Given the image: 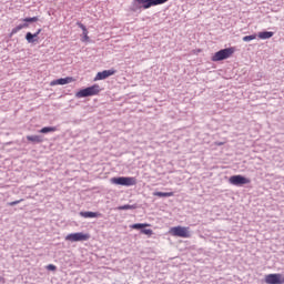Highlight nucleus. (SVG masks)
I'll list each match as a JSON object with an SVG mask.
<instances>
[{
  "mask_svg": "<svg viewBox=\"0 0 284 284\" xmlns=\"http://www.w3.org/2000/svg\"><path fill=\"white\" fill-rule=\"evenodd\" d=\"M23 28H28V23L18 24L11 30V37L17 34V32H20V30H23Z\"/></svg>",
  "mask_w": 284,
  "mask_h": 284,
  "instance_id": "16",
  "label": "nucleus"
},
{
  "mask_svg": "<svg viewBox=\"0 0 284 284\" xmlns=\"http://www.w3.org/2000/svg\"><path fill=\"white\" fill-rule=\"evenodd\" d=\"M68 83H74V78H72V77L60 78V79L51 81L50 85L51 87H54V85H68Z\"/></svg>",
  "mask_w": 284,
  "mask_h": 284,
  "instance_id": "11",
  "label": "nucleus"
},
{
  "mask_svg": "<svg viewBox=\"0 0 284 284\" xmlns=\"http://www.w3.org/2000/svg\"><path fill=\"white\" fill-rule=\"evenodd\" d=\"M169 234H171V236H178L180 239H190V236H192L190 227L187 226H173L169 230Z\"/></svg>",
  "mask_w": 284,
  "mask_h": 284,
  "instance_id": "3",
  "label": "nucleus"
},
{
  "mask_svg": "<svg viewBox=\"0 0 284 284\" xmlns=\"http://www.w3.org/2000/svg\"><path fill=\"white\" fill-rule=\"evenodd\" d=\"M118 210H134V205L125 204V205L119 206Z\"/></svg>",
  "mask_w": 284,
  "mask_h": 284,
  "instance_id": "21",
  "label": "nucleus"
},
{
  "mask_svg": "<svg viewBox=\"0 0 284 284\" xmlns=\"http://www.w3.org/2000/svg\"><path fill=\"white\" fill-rule=\"evenodd\" d=\"M24 23H34L37 21H39L38 17H32V18H26L23 19Z\"/></svg>",
  "mask_w": 284,
  "mask_h": 284,
  "instance_id": "20",
  "label": "nucleus"
},
{
  "mask_svg": "<svg viewBox=\"0 0 284 284\" xmlns=\"http://www.w3.org/2000/svg\"><path fill=\"white\" fill-rule=\"evenodd\" d=\"M80 216H82L83 219H99V216H101V213L87 211V212H80Z\"/></svg>",
  "mask_w": 284,
  "mask_h": 284,
  "instance_id": "13",
  "label": "nucleus"
},
{
  "mask_svg": "<svg viewBox=\"0 0 284 284\" xmlns=\"http://www.w3.org/2000/svg\"><path fill=\"white\" fill-rule=\"evenodd\" d=\"M65 241H69L70 243H78L81 241H90V234L78 232V233H70L65 236Z\"/></svg>",
  "mask_w": 284,
  "mask_h": 284,
  "instance_id": "6",
  "label": "nucleus"
},
{
  "mask_svg": "<svg viewBox=\"0 0 284 284\" xmlns=\"http://www.w3.org/2000/svg\"><path fill=\"white\" fill-rule=\"evenodd\" d=\"M101 92V87L99 84H93L85 89H82L75 93L77 99H85V97H97Z\"/></svg>",
  "mask_w": 284,
  "mask_h": 284,
  "instance_id": "2",
  "label": "nucleus"
},
{
  "mask_svg": "<svg viewBox=\"0 0 284 284\" xmlns=\"http://www.w3.org/2000/svg\"><path fill=\"white\" fill-rule=\"evenodd\" d=\"M234 52H235V49L232 47L222 49L212 55L211 61H214V62L225 61V59H230V57H232Z\"/></svg>",
  "mask_w": 284,
  "mask_h": 284,
  "instance_id": "4",
  "label": "nucleus"
},
{
  "mask_svg": "<svg viewBox=\"0 0 284 284\" xmlns=\"http://www.w3.org/2000/svg\"><path fill=\"white\" fill-rule=\"evenodd\" d=\"M110 181L113 185H124L125 187H132V185H136V178L132 176L112 178Z\"/></svg>",
  "mask_w": 284,
  "mask_h": 284,
  "instance_id": "5",
  "label": "nucleus"
},
{
  "mask_svg": "<svg viewBox=\"0 0 284 284\" xmlns=\"http://www.w3.org/2000/svg\"><path fill=\"white\" fill-rule=\"evenodd\" d=\"M57 126H44L40 130L41 134H48L49 132H57Z\"/></svg>",
  "mask_w": 284,
  "mask_h": 284,
  "instance_id": "17",
  "label": "nucleus"
},
{
  "mask_svg": "<svg viewBox=\"0 0 284 284\" xmlns=\"http://www.w3.org/2000/svg\"><path fill=\"white\" fill-rule=\"evenodd\" d=\"M27 140H29L31 143H43V136L41 135H28Z\"/></svg>",
  "mask_w": 284,
  "mask_h": 284,
  "instance_id": "15",
  "label": "nucleus"
},
{
  "mask_svg": "<svg viewBox=\"0 0 284 284\" xmlns=\"http://www.w3.org/2000/svg\"><path fill=\"white\" fill-rule=\"evenodd\" d=\"M229 183L231 185L241 186V185H247V184L252 183V181L243 175H232L229 179Z\"/></svg>",
  "mask_w": 284,
  "mask_h": 284,
  "instance_id": "8",
  "label": "nucleus"
},
{
  "mask_svg": "<svg viewBox=\"0 0 284 284\" xmlns=\"http://www.w3.org/2000/svg\"><path fill=\"white\" fill-rule=\"evenodd\" d=\"M77 26H79V27L81 28L82 33H83V32H88V28H85V27L83 26V23L78 22Z\"/></svg>",
  "mask_w": 284,
  "mask_h": 284,
  "instance_id": "23",
  "label": "nucleus"
},
{
  "mask_svg": "<svg viewBox=\"0 0 284 284\" xmlns=\"http://www.w3.org/2000/svg\"><path fill=\"white\" fill-rule=\"evenodd\" d=\"M116 74V70L114 69H111V70H104V71H101V72H98L95 78H94V81H103L112 75Z\"/></svg>",
  "mask_w": 284,
  "mask_h": 284,
  "instance_id": "10",
  "label": "nucleus"
},
{
  "mask_svg": "<svg viewBox=\"0 0 284 284\" xmlns=\"http://www.w3.org/2000/svg\"><path fill=\"white\" fill-rule=\"evenodd\" d=\"M254 39H256V34L245 36L242 40L247 43L250 41H254Z\"/></svg>",
  "mask_w": 284,
  "mask_h": 284,
  "instance_id": "19",
  "label": "nucleus"
},
{
  "mask_svg": "<svg viewBox=\"0 0 284 284\" xmlns=\"http://www.w3.org/2000/svg\"><path fill=\"white\" fill-rule=\"evenodd\" d=\"M77 26H79V27L81 28L82 33H83V32H88V28H85V27L83 26V23L78 22Z\"/></svg>",
  "mask_w": 284,
  "mask_h": 284,
  "instance_id": "24",
  "label": "nucleus"
},
{
  "mask_svg": "<svg viewBox=\"0 0 284 284\" xmlns=\"http://www.w3.org/2000/svg\"><path fill=\"white\" fill-rule=\"evenodd\" d=\"M153 196H160V197L174 196V192H155L153 193Z\"/></svg>",
  "mask_w": 284,
  "mask_h": 284,
  "instance_id": "18",
  "label": "nucleus"
},
{
  "mask_svg": "<svg viewBox=\"0 0 284 284\" xmlns=\"http://www.w3.org/2000/svg\"><path fill=\"white\" fill-rule=\"evenodd\" d=\"M217 145H223V142H219Z\"/></svg>",
  "mask_w": 284,
  "mask_h": 284,
  "instance_id": "27",
  "label": "nucleus"
},
{
  "mask_svg": "<svg viewBox=\"0 0 284 284\" xmlns=\"http://www.w3.org/2000/svg\"><path fill=\"white\" fill-rule=\"evenodd\" d=\"M83 38H82V41H90V37H88V31L83 32Z\"/></svg>",
  "mask_w": 284,
  "mask_h": 284,
  "instance_id": "25",
  "label": "nucleus"
},
{
  "mask_svg": "<svg viewBox=\"0 0 284 284\" xmlns=\"http://www.w3.org/2000/svg\"><path fill=\"white\" fill-rule=\"evenodd\" d=\"M131 230H141V234H145L146 236H152V234H154V232L152 231V229H143V227H150V224L145 223H136V224H132L130 225Z\"/></svg>",
  "mask_w": 284,
  "mask_h": 284,
  "instance_id": "9",
  "label": "nucleus"
},
{
  "mask_svg": "<svg viewBox=\"0 0 284 284\" xmlns=\"http://www.w3.org/2000/svg\"><path fill=\"white\" fill-rule=\"evenodd\" d=\"M169 0H133L130 10L131 12H140L143 10H148L154 6H163V3H168Z\"/></svg>",
  "mask_w": 284,
  "mask_h": 284,
  "instance_id": "1",
  "label": "nucleus"
},
{
  "mask_svg": "<svg viewBox=\"0 0 284 284\" xmlns=\"http://www.w3.org/2000/svg\"><path fill=\"white\" fill-rule=\"evenodd\" d=\"M23 202V199L21 200H17V201H13V202H9L8 205H10V207H14V205H19V203Z\"/></svg>",
  "mask_w": 284,
  "mask_h": 284,
  "instance_id": "22",
  "label": "nucleus"
},
{
  "mask_svg": "<svg viewBox=\"0 0 284 284\" xmlns=\"http://www.w3.org/2000/svg\"><path fill=\"white\" fill-rule=\"evenodd\" d=\"M0 281H1V277H0Z\"/></svg>",
  "mask_w": 284,
  "mask_h": 284,
  "instance_id": "28",
  "label": "nucleus"
},
{
  "mask_svg": "<svg viewBox=\"0 0 284 284\" xmlns=\"http://www.w3.org/2000/svg\"><path fill=\"white\" fill-rule=\"evenodd\" d=\"M258 39L265 40V39H272L274 37V32L272 31H261L257 33Z\"/></svg>",
  "mask_w": 284,
  "mask_h": 284,
  "instance_id": "14",
  "label": "nucleus"
},
{
  "mask_svg": "<svg viewBox=\"0 0 284 284\" xmlns=\"http://www.w3.org/2000/svg\"><path fill=\"white\" fill-rule=\"evenodd\" d=\"M39 34H41V29H38L36 33L28 32L26 34V40L28 43H37L39 42Z\"/></svg>",
  "mask_w": 284,
  "mask_h": 284,
  "instance_id": "12",
  "label": "nucleus"
},
{
  "mask_svg": "<svg viewBox=\"0 0 284 284\" xmlns=\"http://www.w3.org/2000/svg\"><path fill=\"white\" fill-rule=\"evenodd\" d=\"M47 270L51 271V272H54V270H57V266L54 264H49L47 266Z\"/></svg>",
  "mask_w": 284,
  "mask_h": 284,
  "instance_id": "26",
  "label": "nucleus"
},
{
  "mask_svg": "<svg viewBox=\"0 0 284 284\" xmlns=\"http://www.w3.org/2000/svg\"><path fill=\"white\" fill-rule=\"evenodd\" d=\"M264 281L266 284H284V275L281 273L267 274Z\"/></svg>",
  "mask_w": 284,
  "mask_h": 284,
  "instance_id": "7",
  "label": "nucleus"
}]
</instances>
